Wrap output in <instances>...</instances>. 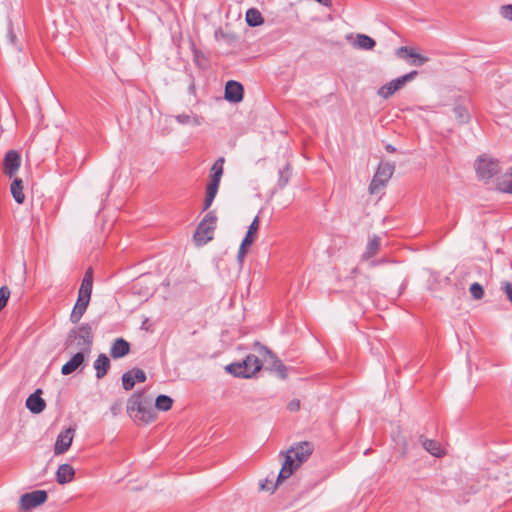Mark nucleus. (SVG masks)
Listing matches in <instances>:
<instances>
[{
    "mask_svg": "<svg viewBox=\"0 0 512 512\" xmlns=\"http://www.w3.org/2000/svg\"><path fill=\"white\" fill-rule=\"evenodd\" d=\"M313 445L310 442H299L286 451L284 463L278 474V482L289 478L303 462L312 454Z\"/></svg>",
    "mask_w": 512,
    "mask_h": 512,
    "instance_id": "f257e3e1",
    "label": "nucleus"
},
{
    "mask_svg": "<svg viewBox=\"0 0 512 512\" xmlns=\"http://www.w3.org/2000/svg\"><path fill=\"white\" fill-rule=\"evenodd\" d=\"M127 412L135 422L144 424L156 420L157 413L151 406L150 400L143 397L142 393H134L127 402Z\"/></svg>",
    "mask_w": 512,
    "mask_h": 512,
    "instance_id": "f03ea898",
    "label": "nucleus"
},
{
    "mask_svg": "<svg viewBox=\"0 0 512 512\" xmlns=\"http://www.w3.org/2000/svg\"><path fill=\"white\" fill-rule=\"evenodd\" d=\"M93 342L92 327L90 324L84 323L72 329L67 337V348L78 350L87 354L91 350Z\"/></svg>",
    "mask_w": 512,
    "mask_h": 512,
    "instance_id": "7ed1b4c3",
    "label": "nucleus"
},
{
    "mask_svg": "<svg viewBox=\"0 0 512 512\" xmlns=\"http://www.w3.org/2000/svg\"><path fill=\"white\" fill-rule=\"evenodd\" d=\"M261 369V363L257 356L250 354L242 362L228 365L226 370L236 377L250 378Z\"/></svg>",
    "mask_w": 512,
    "mask_h": 512,
    "instance_id": "20e7f679",
    "label": "nucleus"
},
{
    "mask_svg": "<svg viewBox=\"0 0 512 512\" xmlns=\"http://www.w3.org/2000/svg\"><path fill=\"white\" fill-rule=\"evenodd\" d=\"M216 222L217 217L214 211H210L205 215L194 234V240L197 245H205L207 242L212 240Z\"/></svg>",
    "mask_w": 512,
    "mask_h": 512,
    "instance_id": "39448f33",
    "label": "nucleus"
},
{
    "mask_svg": "<svg viewBox=\"0 0 512 512\" xmlns=\"http://www.w3.org/2000/svg\"><path fill=\"white\" fill-rule=\"evenodd\" d=\"M395 171V165L389 162H381L369 185L370 194L378 193L388 183Z\"/></svg>",
    "mask_w": 512,
    "mask_h": 512,
    "instance_id": "423d86ee",
    "label": "nucleus"
},
{
    "mask_svg": "<svg viewBox=\"0 0 512 512\" xmlns=\"http://www.w3.org/2000/svg\"><path fill=\"white\" fill-rule=\"evenodd\" d=\"M416 75L417 71H411L406 75L396 78L380 87L377 91V94L384 99H388L395 92L400 90L407 82L412 81Z\"/></svg>",
    "mask_w": 512,
    "mask_h": 512,
    "instance_id": "0eeeda50",
    "label": "nucleus"
},
{
    "mask_svg": "<svg viewBox=\"0 0 512 512\" xmlns=\"http://www.w3.org/2000/svg\"><path fill=\"white\" fill-rule=\"evenodd\" d=\"M46 500L47 492L44 490H36L30 493H25L20 498L19 509L22 512H27L43 504Z\"/></svg>",
    "mask_w": 512,
    "mask_h": 512,
    "instance_id": "6e6552de",
    "label": "nucleus"
},
{
    "mask_svg": "<svg viewBox=\"0 0 512 512\" xmlns=\"http://www.w3.org/2000/svg\"><path fill=\"white\" fill-rule=\"evenodd\" d=\"M21 165V157L15 150H10L6 153L3 161V171L6 175L12 178Z\"/></svg>",
    "mask_w": 512,
    "mask_h": 512,
    "instance_id": "1a4fd4ad",
    "label": "nucleus"
},
{
    "mask_svg": "<svg viewBox=\"0 0 512 512\" xmlns=\"http://www.w3.org/2000/svg\"><path fill=\"white\" fill-rule=\"evenodd\" d=\"M476 171L479 177L489 179L498 171V163L492 159L479 158L476 162Z\"/></svg>",
    "mask_w": 512,
    "mask_h": 512,
    "instance_id": "9d476101",
    "label": "nucleus"
},
{
    "mask_svg": "<svg viewBox=\"0 0 512 512\" xmlns=\"http://www.w3.org/2000/svg\"><path fill=\"white\" fill-rule=\"evenodd\" d=\"M75 429L73 428H67L66 430L62 431L56 439L55 445H54V454L60 455L65 453L71 446L73 437H74Z\"/></svg>",
    "mask_w": 512,
    "mask_h": 512,
    "instance_id": "9b49d317",
    "label": "nucleus"
},
{
    "mask_svg": "<svg viewBox=\"0 0 512 512\" xmlns=\"http://www.w3.org/2000/svg\"><path fill=\"white\" fill-rule=\"evenodd\" d=\"M146 380V374L141 369H132L122 376V384L125 390H131L136 382H144Z\"/></svg>",
    "mask_w": 512,
    "mask_h": 512,
    "instance_id": "f8f14e48",
    "label": "nucleus"
},
{
    "mask_svg": "<svg viewBox=\"0 0 512 512\" xmlns=\"http://www.w3.org/2000/svg\"><path fill=\"white\" fill-rule=\"evenodd\" d=\"M243 86L236 81H228L225 86V99L233 102L238 103L242 101L243 99Z\"/></svg>",
    "mask_w": 512,
    "mask_h": 512,
    "instance_id": "ddd939ff",
    "label": "nucleus"
},
{
    "mask_svg": "<svg viewBox=\"0 0 512 512\" xmlns=\"http://www.w3.org/2000/svg\"><path fill=\"white\" fill-rule=\"evenodd\" d=\"M397 56L399 57H409L412 58L411 64L414 66H421L428 62V58L424 55H421L417 52H415L413 49H410L408 47H400L396 51Z\"/></svg>",
    "mask_w": 512,
    "mask_h": 512,
    "instance_id": "4468645a",
    "label": "nucleus"
},
{
    "mask_svg": "<svg viewBox=\"0 0 512 512\" xmlns=\"http://www.w3.org/2000/svg\"><path fill=\"white\" fill-rule=\"evenodd\" d=\"M41 390H36L33 394H31L26 400V407L35 414L41 413L45 407L46 403L40 396Z\"/></svg>",
    "mask_w": 512,
    "mask_h": 512,
    "instance_id": "2eb2a0df",
    "label": "nucleus"
},
{
    "mask_svg": "<svg viewBox=\"0 0 512 512\" xmlns=\"http://www.w3.org/2000/svg\"><path fill=\"white\" fill-rule=\"evenodd\" d=\"M256 346L258 348V352L260 353V355H262L263 357H266L268 356L269 358H271L272 362H273V365L275 366V369L278 373V375L282 378V379H285L287 377V369L286 367L281 363V361H279L272 353L271 351H269L265 346H262L260 345L259 343H256Z\"/></svg>",
    "mask_w": 512,
    "mask_h": 512,
    "instance_id": "dca6fc26",
    "label": "nucleus"
},
{
    "mask_svg": "<svg viewBox=\"0 0 512 512\" xmlns=\"http://www.w3.org/2000/svg\"><path fill=\"white\" fill-rule=\"evenodd\" d=\"M75 476V470L70 464H61L56 472V481L61 484L72 482Z\"/></svg>",
    "mask_w": 512,
    "mask_h": 512,
    "instance_id": "f3484780",
    "label": "nucleus"
},
{
    "mask_svg": "<svg viewBox=\"0 0 512 512\" xmlns=\"http://www.w3.org/2000/svg\"><path fill=\"white\" fill-rule=\"evenodd\" d=\"M90 299L82 296H78L77 302L71 312L70 320L72 323L76 324L80 321L83 314L85 313L88 305H89Z\"/></svg>",
    "mask_w": 512,
    "mask_h": 512,
    "instance_id": "a211bd4d",
    "label": "nucleus"
},
{
    "mask_svg": "<svg viewBox=\"0 0 512 512\" xmlns=\"http://www.w3.org/2000/svg\"><path fill=\"white\" fill-rule=\"evenodd\" d=\"M419 441L423 448L435 457H442L445 454L441 444L433 439H427L424 436H420Z\"/></svg>",
    "mask_w": 512,
    "mask_h": 512,
    "instance_id": "6ab92c4d",
    "label": "nucleus"
},
{
    "mask_svg": "<svg viewBox=\"0 0 512 512\" xmlns=\"http://www.w3.org/2000/svg\"><path fill=\"white\" fill-rule=\"evenodd\" d=\"M130 351L129 343L123 338L116 339L110 348V355L114 359H118L127 355Z\"/></svg>",
    "mask_w": 512,
    "mask_h": 512,
    "instance_id": "aec40b11",
    "label": "nucleus"
},
{
    "mask_svg": "<svg viewBox=\"0 0 512 512\" xmlns=\"http://www.w3.org/2000/svg\"><path fill=\"white\" fill-rule=\"evenodd\" d=\"M85 354L77 352L74 356L62 366L61 372L63 375H69L75 372L84 363Z\"/></svg>",
    "mask_w": 512,
    "mask_h": 512,
    "instance_id": "412c9836",
    "label": "nucleus"
},
{
    "mask_svg": "<svg viewBox=\"0 0 512 512\" xmlns=\"http://www.w3.org/2000/svg\"><path fill=\"white\" fill-rule=\"evenodd\" d=\"M92 287H93V272L92 269L89 268L82 279V283L80 285L78 296L86 297L88 299L91 298L92 293Z\"/></svg>",
    "mask_w": 512,
    "mask_h": 512,
    "instance_id": "4be33fe9",
    "label": "nucleus"
},
{
    "mask_svg": "<svg viewBox=\"0 0 512 512\" xmlns=\"http://www.w3.org/2000/svg\"><path fill=\"white\" fill-rule=\"evenodd\" d=\"M375 45V40L365 34H357L354 41L352 42V46L360 50H372Z\"/></svg>",
    "mask_w": 512,
    "mask_h": 512,
    "instance_id": "5701e85b",
    "label": "nucleus"
},
{
    "mask_svg": "<svg viewBox=\"0 0 512 512\" xmlns=\"http://www.w3.org/2000/svg\"><path fill=\"white\" fill-rule=\"evenodd\" d=\"M110 367V360L105 354H100L94 362L97 379L103 378Z\"/></svg>",
    "mask_w": 512,
    "mask_h": 512,
    "instance_id": "b1692460",
    "label": "nucleus"
},
{
    "mask_svg": "<svg viewBox=\"0 0 512 512\" xmlns=\"http://www.w3.org/2000/svg\"><path fill=\"white\" fill-rule=\"evenodd\" d=\"M246 22L251 27H256L264 22L262 14L256 8H250L246 12Z\"/></svg>",
    "mask_w": 512,
    "mask_h": 512,
    "instance_id": "393cba45",
    "label": "nucleus"
},
{
    "mask_svg": "<svg viewBox=\"0 0 512 512\" xmlns=\"http://www.w3.org/2000/svg\"><path fill=\"white\" fill-rule=\"evenodd\" d=\"M11 193L14 200L21 204L25 199V195L23 193V184L22 180L19 178H15L11 184Z\"/></svg>",
    "mask_w": 512,
    "mask_h": 512,
    "instance_id": "a878e982",
    "label": "nucleus"
},
{
    "mask_svg": "<svg viewBox=\"0 0 512 512\" xmlns=\"http://www.w3.org/2000/svg\"><path fill=\"white\" fill-rule=\"evenodd\" d=\"M259 229V217L256 216L250 224L248 231L243 239L244 245H252L255 241L256 233Z\"/></svg>",
    "mask_w": 512,
    "mask_h": 512,
    "instance_id": "bb28decb",
    "label": "nucleus"
},
{
    "mask_svg": "<svg viewBox=\"0 0 512 512\" xmlns=\"http://www.w3.org/2000/svg\"><path fill=\"white\" fill-rule=\"evenodd\" d=\"M179 124L199 126L202 124L203 118L197 115L180 114L175 117Z\"/></svg>",
    "mask_w": 512,
    "mask_h": 512,
    "instance_id": "cd10ccee",
    "label": "nucleus"
},
{
    "mask_svg": "<svg viewBox=\"0 0 512 512\" xmlns=\"http://www.w3.org/2000/svg\"><path fill=\"white\" fill-rule=\"evenodd\" d=\"M380 248V239L374 236L367 244L366 251L363 254L364 259H369L377 254Z\"/></svg>",
    "mask_w": 512,
    "mask_h": 512,
    "instance_id": "c85d7f7f",
    "label": "nucleus"
},
{
    "mask_svg": "<svg viewBox=\"0 0 512 512\" xmlns=\"http://www.w3.org/2000/svg\"><path fill=\"white\" fill-rule=\"evenodd\" d=\"M173 399L167 395H159L155 400V409L168 411L172 408Z\"/></svg>",
    "mask_w": 512,
    "mask_h": 512,
    "instance_id": "c756f323",
    "label": "nucleus"
},
{
    "mask_svg": "<svg viewBox=\"0 0 512 512\" xmlns=\"http://www.w3.org/2000/svg\"><path fill=\"white\" fill-rule=\"evenodd\" d=\"M224 158L220 157L215 161L211 168V179L213 181L220 182L223 175Z\"/></svg>",
    "mask_w": 512,
    "mask_h": 512,
    "instance_id": "7c9ffc66",
    "label": "nucleus"
},
{
    "mask_svg": "<svg viewBox=\"0 0 512 512\" xmlns=\"http://www.w3.org/2000/svg\"><path fill=\"white\" fill-rule=\"evenodd\" d=\"M291 174H292V172H291L290 165L286 164L285 167L279 171V179H278V183H277L279 188L282 189L288 184Z\"/></svg>",
    "mask_w": 512,
    "mask_h": 512,
    "instance_id": "2f4dec72",
    "label": "nucleus"
},
{
    "mask_svg": "<svg viewBox=\"0 0 512 512\" xmlns=\"http://www.w3.org/2000/svg\"><path fill=\"white\" fill-rule=\"evenodd\" d=\"M6 37H7L8 43L11 46H13L17 52L22 51V45L20 44L18 37H17L15 31L13 30L11 23L8 25V31H7Z\"/></svg>",
    "mask_w": 512,
    "mask_h": 512,
    "instance_id": "473e14b6",
    "label": "nucleus"
},
{
    "mask_svg": "<svg viewBox=\"0 0 512 512\" xmlns=\"http://www.w3.org/2000/svg\"><path fill=\"white\" fill-rule=\"evenodd\" d=\"M456 119L460 124H465L470 120V114L468 110L463 106H456L453 110Z\"/></svg>",
    "mask_w": 512,
    "mask_h": 512,
    "instance_id": "72a5a7b5",
    "label": "nucleus"
},
{
    "mask_svg": "<svg viewBox=\"0 0 512 512\" xmlns=\"http://www.w3.org/2000/svg\"><path fill=\"white\" fill-rule=\"evenodd\" d=\"M500 189L506 193H512V167L505 174V178L500 183Z\"/></svg>",
    "mask_w": 512,
    "mask_h": 512,
    "instance_id": "f704fd0d",
    "label": "nucleus"
},
{
    "mask_svg": "<svg viewBox=\"0 0 512 512\" xmlns=\"http://www.w3.org/2000/svg\"><path fill=\"white\" fill-rule=\"evenodd\" d=\"M274 478H275V476L272 475L271 479L266 478L265 480L261 481L260 489L262 491L274 492V490L277 487V484L279 483L278 481L276 483H274Z\"/></svg>",
    "mask_w": 512,
    "mask_h": 512,
    "instance_id": "c9c22d12",
    "label": "nucleus"
},
{
    "mask_svg": "<svg viewBox=\"0 0 512 512\" xmlns=\"http://www.w3.org/2000/svg\"><path fill=\"white\" fill-rule=\"evenodd\" d=\"M469 291H470V293H471L472 297H473L474 299H476V300H480V299H482V298H483V296H484V289H483V287H482L479 283H477V282L473 283V284L470 286Z\"/></svg>",
    "mask_w": 512,
    "mask_h": 512,
    "instance_id": "e433bc0d",
    "label": "nucleus"
},
{
    "mask_svg": "<svg viewBox=\"0 0 512 512\" xmlns=\"http://www.w3.org/2000/svg\"><path fill=\"white\" fill-rule=\"evenodd\" d=\"M10 297V290L7 286L0 288V311L6 306L7 301Z\"/></svg>",
    "mask_w": 512,
    "mask_h": 512,
    "instance_id": "4c0bfd02",
    "label": "nucleus"
},
{
    "mask_svg": "<svg viewBox=\"0 0 512 512\" xmlns=\"http://www.w3.org/2000/svg\"><path fill=\"white\" fill-rule=\"evenodd\" d=\"M219 184L220 182L210 180L206 188V194L215 197L218 192Z\"/></svg>",
    "mask_w": 512,
    "mask_h": 512,
    "instance_id": "58836bf2",
    "label": "nucleus"
},
{
    "mask_svg": "<svg viewBox=\"0 0 512 512\" xmlns=\"http://www.w3.org/2000/svg\"><path fill=\"white\" fill-rule=\"evenodd\" d=\"M500 14L503 18L512 21V4L502 6Z\"/></svg>",
    "mask_w": 512,
    "mask_h": 512,
    "instance_id": "ea45409f",
    "label": "nucleus"
},
{
    "mask_svg": "<svg viewBox=\"0 0 512 512\" xmlns=\"http://www.w3.org/2000/svg\"><path fill=\"white\" fill-rule=\"evenodd\" d=\"M249 246L250 245H244V242L242 241L239 251H238V254H237V259L240 263H242L244 261V258L247 254V247H249Z\"/></svg>",
    "mask_w": 512,
    "mask_h": 512,
    "instance_id": "a19ab883",
    "label": "nucleus"
},
{
    "mask_svg": "<svg viewBox=\"0 0 512 512\" xmlns=\"http://www.w3.org/2000/svg\"><path fill=\"white\" fill-rule=\"evenodd\" d=\"M396 443L401 446L402 454L405 455L408 451V443L404 437H399L395 439Z\"/></svg>",
    "mask_w": 512,
    "mask_h": 512,
    "instance_id": "79ce46f5",
    "label": "nucleus"
},
{
    "mask_svg": "<svg viewBox=\"0 0 512 512\" xmlns=\"http://www.w3.org/2000/svg\"><path fill=\"white\" fill-rule=\"evenodd\" d=\"M287 408H288L291 412L298 411V410H299V408H300V401H299V400H292L291 402H289V403H288Z\"/></svg>",
    "mask_w": 512,
    "mask_h": 512,
    "instance_id": "37998d69",
    "label": "nucleus"
},
{
    "mask_svg": "<svg viewBox=\"0 0 512 512\" xmlns=\"http://www.w3.org/2000/svg\"><path fill=\"white\" fill-rule=\"evenodd\" d=\"M214 199H215V197L206 194L203 210H207L212 205Z\"/></svg>",
    "mask_w": 512,
    "mask_h": 512,
    "instance_id": "c03bdc74",
    "label": "nucleus"
},
{
    "mask_svg": "<svg viewBox=\"0 0 512 512\" xmlns=\"http://www.w3.org/2000/svg\"><path fill=\"white\" fill-rule=\"evenodd\" d=\"M386 151L389 152V153H394L396 151L395 147L392 146L391 144H387L386 147H385Z\"/></svg>",
    "mask_w": 512,
    "mask_h": 512,
    "instance_id": "a18cd8bd",
    "label": "nucleus"
}]
</instances>
